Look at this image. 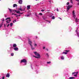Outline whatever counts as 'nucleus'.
<instances>
[{"label": "nucleus", "instance_id": "nucleus-21", "mask_svg": "<svg viewBox=\"0 0 79 79\" xmlns=\"http://www.w3.org/2000/svg\"><path fill=\"white\" fill-rule=\"evenodd\" d=\"M10 26H11V27H12V26H13V23H11L10 24Z\"/></svg>", "mask_w": 79, "mask_h": 79}, {"label": "nucleus", "instance_id": "nucleus-42", "mask_svg": "<svg viewBox=\"0 0 79 79\" xmlns=\"http://www.w3.org/2000/svg\"><path fill=\"white\" fill-rule=\"evenodd\" d=\"M18 16H21V15H18Z\"/></svg>", "mask_w": 79, "mask_h": 79}, {"label": "nucleus", "instance_id": "nucleus-47", "mask_svg": "<svg viewBox=\"0 0 79 79\" xmlns=\"http://www.w3.org/2000/svg\"><path fill=\"white\" fill-rule=\"evenodd\" d=\"M77 5H79V3H77Z\"/></svg>", "mask_w": 79, "mask_h": 79}, {"label": "nucleus", "instance_id": "nucleus-57", "mask_svg": "<svg viewBox=\"0 0 79 79\" xmlns=\"http://www.w3.org/2000/svg\"><path fill=\"white\" fill-rule=\"evenodd\" d=\"M17 19H18V18H17Z\"/></svg>", "mask_w": 79, "mask_h": 79}, {"label": "nucleus", "instance_id": "nucleus-15", "mask_svg": "<svg viewBox=\"0 0 79 79\" xmlns=\"http://www.w3.org/2000/svg\"><path fill=\"white\" fill-rule=\"evenodd\" d=\"M17 46V45H16V44H14L13 45V47L14 48H15Z\"/></svg>", "mask_w": 79, "mask_h": 79}, {"label": "nucleus", "instance_id": "nucleus-33", "mask_svg": "<svg viewBox=\"0 0 79 79\" xmlns=\"http://www.w3.org/2000/svg\"><path fill=\"white\" fill-rule=\"evenodd\" d=\"M39 15H42V13H40V14H39Z\"/></svg>", "mask_w": 79, "mask_h": 79}, {"label": "nucleus", "instance_id": "nucleus-22", "mask_svg": "<svg viewBox=\"0 0 79 79\" xmlns=\"http://www.w3.org/2000/svg\"><path fill=\"white\" fill-rule=\"evenodd\" d=\"M61 60H64V57L63 56H61Z\"/></svg>", "mask_w": 79, "mask_h": 79}, {"label": "nucleus", "instance_id": "nucleus-51", "mask_svg": "<svg viewBox=\"0 0 79 79\" xmlns=\"http://www.w3.org/2000/svg\"><path fill=\"white\" fill-rule=\"evenodd\" d=\"M30 13V12H28V13Z\"/></svg>", "mask_w": 79, "mask_h": 79}, {"label": "nucleus", "instance_id": "nucleus-28", "mask_svg": "<svg viewBox=\"0 0 79 79\" xmlns=\"http://www.w3.org/2000/svg\"><path fill=\"white\" fill-rule=\"evenodd\" d=\"M2 26V23H1V24H0V27H1Z\"/></svg>", "mask_w": 79, "mask_h": 79}, {"label": "nucleus", "instance_id": "nucleus-9", "mask_svg": "<svg viewBox=\"0 0 79 79\" xmlns=\"http://www.w3.org/2000/svg\"><path fill=\"white\" fill-rule=\"evenodd\" d=\"M15 11L16 12V13H17V14H20V15H22L23 14V13H20V11L19 10L17 11V10H15Z\"/></svg>", "mask_w": 79, "mask_h": 79}, {"label": "nucleus", "instance_id": "nucleus-27", "mask_svg": "<svg viewBox=\"0 0 79 79\" xmlns=\"http://www.w3.org/2000/svg\"><path fill=\"white\" fill-rule=\"evenodd\" d=\"M69 2H68L67 3L66 5H69Z\"/></svg>", "mask_w": 79, "mask_h": 79}, {"label": "nucleus", "instance_id": "nucleus-8", "mask_svg": "<svg viewBox=\"0 0 79 79\" xmlns=\"http://www.w3.org/2000/svg\"><path fill=\"white\" fill-rule=\"evenodd\" d=\"M77 73H78V72H73L72 73V74H74V76L75 77H77Z\"/></svg>", "mask_w": 79, "mask_h": 79}, {"label": "nucleus", "instance_id": "nucleus-54", "mask_svg": "<svg viewBox=\"0 0 79 79\" xmlns=\"http://www.w3.org/2000/svg\"><path fill=\"white\" fill-rule=\"evenodd\" d=\"M6 17V15H5Z\"/></svg>", "mask_w": 79, "mask_h": 79}, {"label": "nucleus", "instance_id": "nucleus-34", "mask_svg": "<svg viewBox=\"0 0 79 79\" xmlns=\"http://www.w3.org/2000/svg\"><path fill=\"white\" fill-rule=\"evenodd\" d=\"M46 56H48V53L46 54Z\"/></svg>", "mask_w": 79, "mask_h": 79}, {"label": "nucleus", "instance_id": "nucleus-48", "mask_svg": "<svg viewBox=\"0 0 79 79\" xmlns=\"http://www.w3.org/2000/svg\"><path fill=\"white\" fill-rule=\"evenodd\" d=\"M14 15H17L16 14H14Z\"/></svg>", "mask_w": 79, "mask_h": 79}, {"label": "nucleus", "instance_id": "nucleus-50", "mask_svg": "<svg viewBox=\"0 0 79 79\" xmlns=\"http://www.w3.org/2000/svg\"><path fill=\"white\" fill-rule=\"evenodd\" d=\"M76 1H78L79 0H75Z\"/></svg>", "mask_w": 79, "mask_h": 79}, {"label": "nucleus", "instance_id": "nucleus-53", "mask_svg": "<svg viewBox=\"0 0 79 79\" xmlns=\"http://www.w3.org/2000/svg\"><path fill=\"white\" fill-rule=\"evenodd\" d=\"M37 0H35V1H37Z\"/></svg>", "mask_w": 79, "mask_h": 79}, {"label": "nucleus", "instance_id": "nucleus-13", "mask_svg": "<svg viewBox=\"0 0 79 79\" xmlns=\"http://www.w3.org/2000/svg\"><path fill=\"white\" fill-rule=\"evenodd\" d=\"M14 49L15 51H18V48H14Z\"/></svg>", "mask_w": 79, "mask_h": 79}, {"label": "nucleus", "instance_id": "nucleus-37", "mask_svg": "<svg viewBox=\"0 0 79 79\" xmlns=\"http://www.w3.org/2000/svg\"><path fill=\"white\" fill-rule=\"evenodd\" d=\"M44 10H41V11H44Z\"/></svg>", "mask_w": 79, "mask_h": 79}, {"label": "nucleus", "instance_id": "nucleus-44", "mask_svg": "<svg viewBox=\"0 0 79 79\" xmlns=\"http://www.w3.org/2000/svg\"><path fill=\"white\" fill-rule=\"evenodd\" d=\"M60 18V19L61 20V18Z\"/></svg>", "mask_w": 79, "mask_h": 79}, {"label": "nucleus", "instance_id": "nucleus-58", "mask_svg": "<svg viewBox=\"0 0 79 79\" xmlns=\"http://www.w3.org/2000/svg\"><path fill=\"white\" fill-rule=\"evenodd\" d=\"M36 73H37V72H36Z\"/></svg>", "mask_w": 79, "mask_h": 79}, {"label": "nucleus", "instance_id": "nucleus-4", "mask_svg": "<svg viewBox=\"0 0 79 79\" xmlns=\"http://www.w3.org/2000/svg\"><path fill=\"white\" fill-rule=\"evenodd\" d=\"M72 7V5H69L67 6V11H68V10Z\"/></svg>", "mask_w": 79, "mask_h": 79}, {"label": "nucleus", "instance_id": "nucleus-43", "mask_svg": "<svg viewBox=\"0 0 79 79\" xmlns=\"http://www.w3.org/2000/svg\"><path fill=\"white\" fill-rule=\"evenodd\" d=\"M18 15H16V17H17V18H18Z\"/></svg>", "mask_w": 79, "mask_h": 79}, {"label": "nucleus", "instance_id": "nucleus-45", "mask_svg": "<svg viewBox=\"0 0 79 79\" xmlns=\"http://www.w3.org/2000/svg\"><path fill=\"white\" fill-rule=\"evenodd\" d=\"M65 52H68V50H65Z\"/></svg>", "mask_w": 79, "mask_h": 79}, {"label": "nucleus", "instance_id": "nucleus-19", "mask_svg": "<svg viewBox=\"0 0 79 79\" xmlns=\"http://www.w3.org/2000/svg\"><path fill=\"white\" fill-rule=\"evenodd\" d=\"M74 78H75V77H70L69 78V79H74Z\"/></svg>", "mask_w": 79, "mask_h": 79}, {"label": "nucleus", "instance_id": "nucleus-52", "mask_svg": "<svg viewBox=\"0 0 79 79\" xmlns=\"http://www.w3.org/2000/svg\"><path fill=\"white\" fill-rule=\"evenodd\" d=\"M47 50V51H48V49H46Z\"/></svg>", "mask_w": 79, "mask_h": 79}, {"label": "nucleus", "instance_id": "nucleus-30", "mask_svg": "<svg viewBox=\"0 0 79 79\" xmlns=\"http://www.w3.org/2000/svg\"><path fill=\"white\" fill-rule=\"evenodd\" d=\"M70 2L71 3H73V0H70Z\"/></svg>", "mask_w": 79, "mask_h": 79}, {"label": "nucleus", "instance_id": "nucleus-3", "mask_svg": "<svg viewBox=\"0 0 79 79\" xmlns=\"http://www.w3.org/2000/svg\"><path fill=\"white\" fill-rule=\"evenodd\" d=\"M11 19V18L10 17L7 18L6 19V20H7L6 21V23H9L11 21V19Z\"/></svg>", "mask_w": 79, "mask_h": 79}, {"label": "nucleus", "instance_id": "nucleus-25", "mask_svg": "<svg viewBox=\"0 0 79 79\" xmlns=\"http://www.w3.org/2000/svg\"><path fill=\"white\" fill-rule=\"evenodd\" d=\"M51 62L50 61H49V62H47V63L48 64H50V63H51Z\"/></svg>", "mask_w": 79, "mask_h": 79}, {"label": "nucleus", "instance_id": "nucleus-14", "mask_svg": "<svg viewBox=\"0 0 79 79\" xmlns=\"http://www.w3.org/2000/svg\"><path fill=\"white\" fill-rule=\"evenodd\" d=\"M10 77V74L9 73H7L6 75V77Z\"/></svg>", "mask_w": 79, "mask_h": 79}, {"label": "nucleus", "instance_id": "nucleus-12", "mask_svg": "<svg viewBox=\"0 0 79 79\" xmlns=\"http://www.w3.org/2000/svg\"><path fill=\"white\" fill-rule=\"evenodd\" d=\"M75 22L76 23H78V22H79V19H77V18H76L75 19Z\"/></svg>", "mask_w": 79, "mask_h": 79}, {"label": "nucleus", "instance_id": "nucleus-5", "mask_svg": "<svg viewBox=\"0 0 79 79\" xmlns=\"http://www.w3.org/2000/svg\"><path fill=\"white\" fill-rule=\"evenodd\" d=\"M22 62L23 63H25V65H26V64L27 61L26 60L24 59L21 60V63H22Z\"/></svg>", "mask_w": 79, "mask_h": 79}, {"label": "nucleus", "instance_id": "nucleus-41", "mask_svg": "<svg viewBox=\"0 0 79 79\" xmlns=\"http://www.w3.org/2000/svg\"><path fill=\"white\" fill-rule=\"evenodd\" d=\"M2 21H4V19H3Z\"/></svg>", "mask_w": 79, "mask_h": 79}, {"label": "nucleus", "instance_id": "nucleus-1", "mask_svg": "<svg viewBox=\"0 0 79 79\" xmlns=\"http://www.w3.org/2000/svg\"><path fill=\"white\" fill-rule=\"evenodd\" d=\"M34 53L35 54V55H36L35 56H33L34 57H35V58H40V54H39L37 53V52H34Z\"/></svg>", "mask_w": 79, "mask_h": 79}, {"label": "nucleus", "instance_id": "nucleus-56", "mask_svg": "<svg viewBox=\"0 0 79 79\" xmlns=\"http://www.w3.org/2000/svg\"><path fill=\"white\" fill-rule=\"evenodd\" d=\"M52 16H53V14H52Z\"/></svg>", "mask_w": 79, "mask_h": 79}, {"label": "nucleus", "instance_id": "nucleus-29", "mask_svg": "<svg viewBox=\"0 0 79 79\" xmlns=\"http://www.w3.org/2000/svg\"><path fill=\"white\" fill-rule=\"evenodd\" d=\"M77 34L78 35V37H79V33H77Z\"/></svg>", "mask_w": 79, "mask_h": 79}, {"label": "nucleus", "instance_id": "nucleus-46", "mask_svg": "<svg viewBox=\"0 0 79 79\" xmlns=\"http://www.w3.org/2000/svg\"><path fill=\"white\" fill-rule=\"evenodd\" d=\"M12 15H15V14H14L13 13H12Z\"/></svg>", "mask_w": 79, "mask_h": 79}, {"label": "nucleus", "instance_id": "nucleus-20", "mask_svg": "<svg viewBox=\"0 0 79 79\" xmlns=\"http://www.w3.org/2000/svg\"><path fill=\"white\" fill-rule=\"evenodd\" d=\"M64 53L65 55H66V54H67V52H63V54H64Z\"/></svg>", "mask_w": 79, "mask_h": 79}, {"label": "nucleus", "instance_id": "nucleus-18", "mask_svg": "<svg viewBox=\"0 0 79 79\" xmlns=\"http://www.w3.org/2000/svg\"><path fill=\"white\" fill-rule=\"evenodd\" d=\"M27 9H30V7H31V6H27Z\"/></svg>", "mask_w": 79, "mask_h": 79}, {"label": "nucleus", "instance_id": "nucleus-23", "mask_svg": "<svg viewBox=\"0 0 79 79\" xmlns=\"http://www.w3.org/2000/svg\"><path fill=\"white\" fill-rule=\"evenodd\" d=\"M52 19H55V16H52Z\"/></svg>", "mask_w": 79, "mask_h": 79}, {"label": "nucleus", "instance_id": "nucleus-7", "mask_svg": "<svg viewBox=\"0 0 79 79\" xmlns=\"http://www.w3.org/2000/svg\"><path fill=\"white\" fill-rule=\"evenodd\" d=\"M72 15L73 17L74 18V19L76 18V15H75V13H74V10L73 11L72 13Z\"/></svg>", "mask_w": 79, "mask_h": 79}, {"label": "nucleus", "instance_id": "nucleus-26", "mask_svg": "<svg viewBox=\"0 0 79 79\" xmlns=\"http://www.w3.org/2000/svg\"><path fill=\"white\" fill-rule=\"evenodd\" d=\"M11 56H13L14 55V54L13 53H11Z\"/></svg>", "mask_w": 79, "mask_h": 79}, {"label": "nucleus", "instance_id": "nucleus-16", "mask_svg": "<svg viewBox=\"0 0 79 79\" xmlns=\"http://www.w3.org/2000/svg\"><path fill=\"white\" fill-rule=\"evenodd\" d=\"M30 15H31V13H30V14L27 15H25V16H26L27 17H28L29 16H30Z\"/></svg>", "mask_w": 79, "mask_h": 79}, {"label": "nucleus", "instance_id": "nucleus-17", "mask_svg": "<svg viewBox=\"0 0 79 79\" xmlns=\"http://www.w3.org/2000/svg\"><path fill=\"white\" fill-rule=\"evenodd\" d=\"M15 6H17V5H16V4H14L13 5V7H14V8H15Z\"/></svg>", "mask_w": 79, "mask_h": 79}, {"label": "nucleus", "instance_id": "nucleus-49", "mask_svg": "<svg viewBox=\"0 0 79 79\" xmlns=\"http://www.w3.org/2000/svg\"><path fill=\"white\" fill-rule=\"evenodd\" d=\"M4 27H5V24H4Z\"/></svg>", "mask_w": 79, "mask_h": 79}, {"label": "nucleus", "instance_id": "nucleus-11", "mask_svg": "<svg viewBox=\"0 0 79 79\" xmlns=\"http://www.w3.org/2000/svg\"><path fill=\"white\" fill-rule=\"evenodd\" d=\"M23 2V1L22 0H20L19 1V4H22V3Z\"/></svg>", "mask_w": 79, "mask_h": 79}, {"label": "nucleus", "instance_id": "nucleus-32", "mask_svg": "<svg viewBox=\"0 0 79 79\" xmlns=\"http://www.w3.org/2000/svg\"><path fill=\"white\" fill-rule=\"evenodd\" d=\"M14 23H15V22H16V20H14L13 21Z\"/></svg>", "mask_w": 79, "mask_h": 79}, {"label": "nucleus", "instance_id": "nucleus-10", "mask_svg": "<svg viewBox=\"0 0 79 79\" xmlns=\"http://www.w3.org/2000/svg\"><path fill=\"white\" fill-rule=\"evenodd\" d=\"M9 9V10L10 11V12H11L12 13H13V12L15 11V10H11L10 9Z\"/></svg>", "mask_w": 79, "mask_h": 79}, {"label": "nucleus", "instance_id": "nucleus-35", "mask_svg": "<svg viewBox=\"0 0 79 79\" xmlns=\"http://www.w3.org/2000/svg\"><path fill=\"white\" fill-rule=\"evenodd\" d=\"M78 29V28H77V30L76 31V32H77V30Z\"/></svg>", "mask_w": 79, "mask_h": 79}, {"label": "nucleus", "instance_id": "nucleus-40", "mask_svg": "<svg viewBox=\"0 0 79 79\" xmlns=\"http://www.w3.org/2000/svg\"><path fill=\"white\" fill-rule=\"evenodd\" d=\"M45 47H43V49H45Z\"/></svg>", "mask_w": 79, "mask_h": 79}, {"label": "nucleus", "instance_id": "nucleus-38", "mask_svg": "<svg viewBox=\"0 0 79 79\" xmlns=\"http://www.w3.org/2000/svg\"><path fill=\"white\" fill-rule=\"evenodd\" d=\"M57 11H59V10H58V9L57 8Z\"/></svg>", "mask_w": 79, "mask_h": 79}, {"label": "nucleus", "instance_id": "nucleus-2", "mask_svg": "<svg viewBox=\"0 0 79 79\" xmlns=\"http://www.w3.org/2000/svg\"><path fill=\"white\" fill-rule=\"evenodd\" d=\"M28 42L29 44H30V45L31 46V49L32 50L34 49V48H33L32 46V45H31V44H32V42L31 41V40L28 39Z\"/></svg>", "mask_w": 79, "mask_h": 79}, {"label": "nucleus", "instance_id": "nucleus-31", "mask_svg": "<svg viewBox=\"0 0 79 79\" xmlns=\"http://www.w3.org/2000/svg\"><path fill=\"white\" fill-rule=\"evenodd\" d=\"M48 2H50V3L51 2V0H48Z\"/></svg>", "mask_w": 79, "mask_h": 79}, {"label": "nucleus", "instance_id": "nucleus-55", "mask_svg": "<svg viewBox=\"0 0 79 79\" xmlns=\"http://www.w3.org/2000/svg\"><path fill=\"white\" fill-rule=\"evenodd\" d=\"M49 23H50V22H49Z\"/></svg>", "mask_w": 79, "mask_h": 79}, {"label": "nucleus", "instance_id": "nucleus-24", "mask_svg": "<svg viewBox=\"0 0 79 79\" xmlns=\"http://www.w3.org/2000/svg\"><path fill=\"white\" fill-rule=\"evenodd\" d=\"M37 44H35L34 46L35 47H37Z\"/></svg>", "mask_w": 79, "mask_h": 79}, {"label": "nucleus", "instance_id": "nucleus-36", "mask_svg": "<svg viewBox=\"0 0 79 79\" xmlns=\"http://www.w3.org/2000/svg\"><path fill=\"white\" fill-rule=\"evenodd\" d=\"M2 79H5V77H2Z\"/></svg>", "mask_w": 79, "mask_h": 79}, {"label": "nucleus", "instance_id": "nucleus-6", "mask_svg": "<svg viewBox=\"0 0 79 79\" xmlns=\"http://www.w3.org/2000/svg\"><path fill=\"white\" fill-rule=\"evenodd\" d=\"M24 7V9H22V8H20L19 9V10H20V11H24V10H25V9H26V6H23Z\"/></svg>", "mask_w": 79, "mask_h": 79}, {"label": "nucleus", "instance_id": "nucleus-39", "mask_svg": "<svg viewBox=\"0 0 79 79\" xmlns=\"http://www.w3.org/2000/svg\"><path fill=\"white\" fill-rule=\"evenodd\" d=\"M9 26H10V24H8V25H7V27H8Z\"/></svg>", "mask_w": 79, "mask_h": 79}]
</instances>
